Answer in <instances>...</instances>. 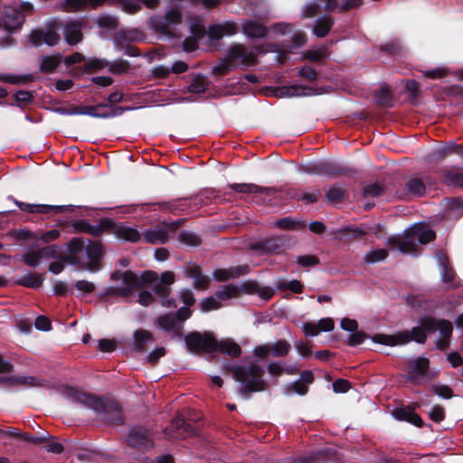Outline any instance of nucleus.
<instances>
[{
  "instance_id": "nucleus-11",
  "label": "nucleus",
  "mask_w": 463,
  "mask_h": 463,
  "mask_svg": "<svg viewBox=\"0 0 463 463\" xmlns=\"http://www.w3.org/2000/svg\"><path fill=\"white\" fill-rule=\"evenodd\" d=\"M58 30L59 24L53 22L46 30L40 29L33 31L30 34V42L34 46H41L43 44L54 46L61 39Z\"/></svg>"
},
{
  "instance_id": "nucleus-22",
  "label": "nucleus",
  "mask_w": 463,
  "mask_h": 463,
  "mask_svg": "<svg viewBox=\"0 0 463 463\" xmlns=\"http://www.w3.org/2000/svg\"><path fill=\"white\" fill-rule=\"evenodd\" d=\"M250 272V267L246 264L231 267L229 269H218L213 273V279L218 281H226L237 279Z\"/></svg>"
},
{
  "instance_id": "nucleus-40",
  "label": "nucleus",
  "mask_w": 463,
  "mask_h": 463,
  "mask_svg": "<svg viewBox=\"0 0 463 463\" xmlns=\"http://www.w3.org/2000/svg\"><path fill=\"white\" fill-rule=\"evenodd\" d=\"M393 414L397 420H406L419 427L422 426L421 418L409 409L396 410Z\"/></svg>"
},
{
  "instance_id": "nucleus-15",
  "label": "nucleus",
  "mask_w": 463,
  "mask_h": 463,
  "mask_svg": "<svg viewBox=\"0 0 463 463\" xmlns=\"http://www.w3.org/2000/svg\"><path fill=\"white\" fill-rule=\"evenodd\" d=\"M128 444L132 448L150 449L154 446V440L149 431L141 427L132 429L127 438Z\"/></svg>"
},
{
  "instance_id": "nucleus-38",
  "label": "nucleus",
  "mask_w": 463,
  "mask_h": 463,
  "mask_svg": "<svg viewBox=\"0 0 463 463\" xmlns=\"http://www.w3.org/2000/svg\"><path fill=\"white\" fill-rule=\"evenodd\" d=\"M274 226L281 230H301L306 227V222L304 221L285 217L277 220L274 222Z\"/></svg>"
},
{
  "instance_id": "nucleus-5",
  "label": "nucleus",
  "mask_w": 463,
  "mask_h": 463,
  "mask_svg": "<svg viewBox=\"0 0 463 463\" xmlns=\"http://www.w3.org/2000/svg\"><path fill=\"white\" fill-rule=\"evenodd\" d=\"M112 286L105 289V296L130 298L143 287V273L139 276L131 270H115L110 275Z\"/></svg>"
},
{
  "instance_id": "nucleus-44",
  "label": "nucleus",
  "mask_w": 463,
  "mask_h": 463,
  "mask_svg": "<svg viewBox=\"0 0 463 463\" xmlns=\"http://www.w3.org/2000/svg\"><path fill=\"white\" fill-rule=\"evenodd\" d=\"M43 281V279L42 278L41 275L36 273H29L22 277L19 280H17V284L28 288H37L42 286Z\"/></svg>"
},
{
  "instance_id": "nucleus-43",
  "label": "nucleus",
  "mask_w": 463,
  "mask_h": 463,
  "mask_svg": "<svg viewBox=\"0 0 463 463\" xmlns=\"http://www.w3.org/2000/svg\"><path fill=\"white\" fill-rule=\"evenodd\" d=\"M271 355L275 357H283L286 356L290 349V344L286 340H279L275 343L269 344Z\"/></svg>"
},
{
  "instance_id": "nucleus-49",
  "label": "nucleus",
  "mask_w": 463,
  "mask_h": 463,
  "mask_svg": "<svg viewBox=\"0 0 463 463\" xmlns=\"http://www.w3.org/2000/svg\"><path fill=\"white\" fill-rule=\"evenodd\" d=\"M388 256V251L384 249L373 250L364 255L366 263H375L385 260Z\"/></svg>"
},
{
  "instance_id": "nucleus-19",
  "label": "nucleus",
  "mask_w": 463,
  "mask_h": 463,
  "mask_svg": "<svg viewBox=\"0 0 463 463\" xmlns=\"http://www.w3.org/2000/svg\"><path fill=\"white\" fill-rule=\"evenodd\" d=\"M165 431L174 439H185L194 434L192 427L186 424L184 419L179 416L171 421L170 426Z\"/></svg>"
},
{
  "instance_id": "nucleus-27",
  "label": "nucleus",
  "mask_w": 463,
  "mask_h": 463,
  "mask_svg": "<svg viewBox=\"0 0 463 463\" xmlns=\"http://www.w3.org/2000/svg\"><path fill=\"white\" fill-rule=\"evenodd\" d=\"M113 234L119 240L130 242H137L141 240V234L134 228L124 224H118L113 229Z\"/></svg>"
},
{
  "instance_id": "nucleus-39",
  "label": "nucleus",
  "mask_w": 463,
  "mask_h": 463,
  "mask_svg": "<svg viewBox=\"0 0 463 463\" xmlns=\"http://www.w3.org/2000/svg\"><path fill=\"white\" fill-rule=\"evenodd\" d=\"M429 368V360L425 357H418L409 363L410 373L414 377L418 375H425Z\"/></svg>"
},
{
  "instance_id": "nucleus-57",
  "label": "nucleus",
  "mask_w": 463,
  "mask_h": 463,
  "mask_svg": "<svg viewBox=\"0 0 463 463\" xmlns=\"http://www.w3.org/2000/svg\"><path fill=\"white\" fill-rule=\"evenodd\" d=\"M95 0H64L63 7L66 11H75L87 4H94Z\"/></svg>"
},
{
  "instance_id": "nucleus-16",
  "label": "nucleus",
  "mask_w": 463,
  "mask_h": 463,
  "mask_svg": "<svg viewBox=\"0 0 463 463\" xmlns=\"http://www.w3.org/2000/svg\"><path fill=\"white\" fill-rule=\"evenodd\" d=\"M229 187L237 194H260L265 196H272L279 193L280 191L275 187H267V186H260L251 183H241V184H229Z\"/></svg>"
},
{
  "instance_id": "nucleus-51",
  "label": "nucleus",
  "mask_w": 463,
  "mask_h": 463,
  "mask_svg": "<svg viewBox=\"0 0 463 463\" xmlns=\"http://www.w3.org/2000/svg\"><path fill=\"white\" fill-rule=\"evenodd\" d=\"M201 309L203 312L218 309L222 307L219 298L216 297V293L209 298H204L200 303Z\"/></svg>"
},
{
  "instance_id": "nucleus-53",
  "label": "nucleus",
  "mask_w": 463,
  "mask_h": 463,
  "mask_svg": "<svg viewBox=\"0 0 463 463\" xmlns=\"http://www.w3.org/2000/svg\"><path fill=\"white\" fill-rule=\"evenodd\" d=\"M326 47H319L316 50H309L305 52L304 58L313 61H319L326 57Z\"/></svg>"
},
{
  "instance_id": "nucleus-63",
  "label": "nucleus",
  "mask_w": 463,
  "mask_h": 463,
  "mask_svg": "<svg viewBox=\"0 0 463 463\" xmlns=\"http://www.w3.org/2000/svg\"><path fill=\"white\" fill-rule=\"evenodd\" d=\"M402 47L399 41L388 42L382 45V50L389 52L390 54H398Z\"/></svg>"
},
{
  "instance_id": "nucleus-52",
  "label": "nucleus",
  "mask_w": 463,
  "mask_h": 463,
  "mask_svg": "<svg viewBox=\"0 0 463 463\" xmlns=\"http://www.w3.org/2000/svg\"><path fill=\"white\" fill-rule=\"evenodd\" d=\"M208 81L203 77H195L188 86V90L193 93H203L206 90Z\"/></svg>"
},
{
  "instance_id": "nucleus-21",
  "label": "nucleus",
  "mask_w": 463,
  "mask_h": 463,
  "mask_svg": "<svg viewBox=\"0 0 463 463\" xmlns=\"http://www.w3.org/2000/svg\"><path fill=\"white\" fill-rule=\"evenodd\" d=\"M186 277L194 279V288L197 290H205L208 288L211 279L208 276L202 273L201 268L197 265H189L184 268Z\"/></svg>"
},
{
  "instance_id": "nucleus-41",
  "label": "nucleus",
  "mask_w": 463,
  "mask_h": 463,
  "mask_svg": "<svg viewBox=\"0 0 463 463\" xmlns=\"http://www.w3.org/2000/svg\"><path fill=\"white\" fill-rule=\"evenodd\" d=\"M347 192L345 184H338L329 187L326 193V199L328 203L341 201L345 198Z\"/></svg>"
},
{
  "instance_id": "nucleus-14",
  "label": "nucleus",
  "mask_w": 463,
  "mask_h": 463,
  "mask_svg": "<svg viewBox=\"0 0 463 463\" xmlns=\"http://www.w3.org/2000/svg\"><path fill=\"white\" fill-rule=\"evenodd\" d=\"M304 171L308 175H316L333 178L343 173L342 168L332 162L319 161L307 165Z\"/></svg>"
},
{
  "instance_id": "nucleus-6",
  "label": "nucleus",
  "mask_w": 463,
  "mask_h": 463,
  "mask_svg": "<svg viewBox=\"0 0 463 463\" xmlns=\"http://www.w3.org/2000/svg\"><path fill=\"white\" fill-rule=\"evenodd\" d=\"M426 332H428V330L423 326L422 318L420 321V326L413 327L411 332L403 331L395 335H375L373 340L376 343L391 346L405 345L411 340L423 344L427 339Z\"/></svg>"
},
{
  "instance_id": "nucleus-64",
  "label": "nucleus",
  "mask_w": 463,
  "mask_h": 463,
  "mask_svg": "<svg viewBox=\"0 0 463 463\" xmlns=\"http://www.w3.org/2000/svg\"><path fill=\"white\" fill-rule=\"evenodd\" d=\"M128 69V62L126 61L118 60L110 62L109 71L115 74H120Z\"/></svg>"
},
{
  "instance_id": "nucleus-30",
  "label": "nucleus",
  "mask_w": 463,
  "mask_h": 463,
  "mask_svg": "<svg viewBox=\"0 0 463 463\" xmlns=\"http://www.w3.org/2000/svg\"><path fill=\"white\" fill-rule=\"evenodd\" d=\"M154 338L153 334L146 329H137L133 333V348L137 352H143L147 343Z\"/></svg>"
},
{
  "instance_id": "nucleus-18",
  "label": "nucleus",
  "mask_w": 463,
  "mask_h": 463,
  "mask_svg": "<svg viewBox=\"0 0 463 463\" xmlns=\"http://www.w3.org/2000/svg\"><path fill=\"white\" fill-rule=\"evenodd\" d=\"M238 32L235 23L226 21L222 24H213L208 26L207 34L212 40H220L223 36H232Z\"/></svg>"
},
{
  "instance_id": "nucleus-20",
  "label": "nucleus",
  "mask_w": 463,
  "mask_h": 463,
  "mask_svg": "<svg viewBox=\"0 0 463 463\" xmlns=\"http://www.w3.org/2000/svg\"><path fill=\"white\" fill-rule=\"evenodd\" d=\"M423 326L429 333H434L439 330L440 337L451 336L453 330V326L449 320H436L429 317L423 318Z\"/></svg>"
},
{
  "instance_id": "nucleus-55",
  "label": "nucleus",
  "mask_w": 463,
  "mask_h": 463,
  "mask_svg": "<svg viewBox=\"0 0 463 463\" xmlns=\"http://www.w3.org/2000/svg\"><path fill=\"white\" fill-rule=\"evenodd\" d=\"M375 99L379 104L388 105L392 99L389 89L386 86L381 87L375 91Z\"/></svg>"
},
{
  "instance_id": "nucleus-26",
  "label": "nucleus",
  "mask_w": 463,
  "mask_h": 463,
  "mask_svg": "<svg viewBox=\"0 0 463 463\" xmlns=\"http://www.w3.org/2000/svg\"><path fill=\"white\" fill-rule=\"evenodd\" d=\"M154 325L158 329L174 332L176 334H179V330L182 327L176 316H175L174 313L165 314L157 317L154 322Z\"/></svg>"
},
{
  "instance_id": "nucleus-31",
  "label": "nucleus",
  "mask_w": 463,
  "mask_h": 463,
  "mask_svg": "<svg viewBox=\"0 0 463 463\" xmlns=\"http://www.w3.org/2000/svg\"><path fill=\"white\" fill-rule=\"evenodd\" d=\"M334 24V19L330 15H323L316 20L313 26V33L319 38L326 36Z\"/></svg>"
},
{
  "instance_id": "nucleus-58",
  "label": "nucleus",
  "mask_w": 463,
  "mask_h": 463,
  "mask_svg": "<svg viewBox=\"0 0 463 463\" xmlns=\"http://www.w3.org/2000/svg\"><path fill=\"white\" fill-rule=\"evenodd\" d=\"M98 23L100 26L109 29L114 30L117 28V19L116 17L109 14H104L99 17Z\"/></svg>"
},
{
  "instance_id": "nucleus-25",
  "label": "nucleus",
  "mask_w": 463,
  "mask_h": 463,
  "mask_svg": "<svg viewBox=\"0 0 463 463\" xmlns=\"http://www.w3.org/2000/svg\"><path fill=\"white\" fill-rule=\"evenodd\" d=\"M113 43L115 48L119 52H124V54L129 57H136L139 55L137 48L130 45L129 40L123 30L117 32L113 36Z\"/></svg>"
},
{
  "instance_id": "nucleus-4",
  "label": "nucleus",
  "mask_w": 463,
  "mask_h": 463,
  "mask_svg": "<svg viewBox=\"0 0 463 463\" xmlns=\"http://www.w3.org/2000/svg\"><path fill=\"white\" fill-rule=\"evenodd\" d=\"M182 24L183 14L178 8L175 7L169 8L165 14L152 15L149 21L151 29L165 40L181 38L180 26Z\"/></svg>"
},
{
  "instance_id": "nucleus-50",
  "label": "nucleus",
  "mask_w": 463,
  "mask_h": 463,
  "mask_svg": "<svg viewBox=\"0 0 463 463\" xmlns=\"http://www.w3.org/2000/svg\"><path fill=\"white\" fill-rule=\"evenodd\" d=\"M178 240L188 246H198L201 243L200 237L188 231L181 232L178 235Z\"/></svg>"
},
{
  "instance_id": "nucleus-2",
  "label": "nucleus",
  "mask_w": 463,
  "mask_h": 463,
  "mask_svg": "<svg viewBox=\"0 0 463 463\" xmlns=\"http://www.w3.org/2000/svg\"><path fill=\"white\" fill-rule=\"evenodd\" d=\"M435 238V232L417 224L407 230L402 235L391 236L387 239L390 249H398L403 253H412L417 250L416 240L421 244H426Z\"/></svg>"
},
{
  "instance_id": "nucleus-32",
  "label": "nucleus",
  "mask_w": 463,
  "mask_h": 463,
  "mask_svg": "<svg viewBox=\"0 0 463 463\" xmlns=\"http://www.w3.org/2000/svg\"><path fill=\"white\" fill-rule=\"evenodd\" d=\"M289 198L301 201L305 200L308 203H317L320 196L321 193L319 190H310V191H297L294 189H291L288 191Z\"/></svg>"
},
{
  "instance_id": "nucleus-17",
  "label": "nucleus",
  "mask_w": 463,
  "mask_h": 463,
  "mask_svg": "<svg viewBox=\"0 0 463 463\" xmlns=\"http://www.w3.org/2000/svg\"><path fill=\"white\" fill-rule=\"evenodd\" d=\"M86 247L85 241L80 238L71 239L66 246L67 254L63 256V260L71 265H79L81 261L80 253Z\"/></svg>"
},
{
  "instance_id": "nucleus-62",
  "label": "nucleus",
  "mask_w": 463,
  "mask_h": 463,
  "mask_svg": "<svg viewBox=\"0 0 463 463\" xmlns=\"http://www.w3.org/2000/svg\"><path fill=\"white\" fill-rule=\"evenodd\" d=\"M154 301H155V298L151 292H149L147 290H141L138 293L137 302L140 305H142L144 307H147V306L151 305Z\"/></svg>"
},
{
  "instance_id": "nucleus-42",
  "label": "nucleus",
  "mask_w": 463,
  "mask_h": 463,
  "mask_svg": "<svg viewBox=\"0 0 463 463\" xmlns=\"http://www.w3.org/2000/svg\"><path fill=\"white\" fill-rule=\"evenodd\" d=\"M106 109L108 110V104L106 103H99L95 106H85L84 115L97 118H108L109 115Z\"/></svg>"
},
{
  "instance_id": "nucleus-24",
  "label": "nucleus",
  "mask_w": 463,
  "mask_h": 463,
  "mask_svg": "<svg viewBox=\"0 0 463 463\" xmlns=\"http://www.w3.org/2000/svg\"><path fill=\"white\" fill-rule=\"evenodd\" d=\"M441 182L449 187L463 189V171L453 166L441 171Z\"/></svg>"
},
{
  "instance_id": "nucleus-12",
  "label": "nucleus",
  "mask_w": 463,
  "mask_h": 463,
  "mask_svg": "<svg viewBox=\"0 0 463 463\" xmlns=\"http://www.w3.org/2000/svg\"><path fill=\"white\" fill-rule=\"evenodd\" d=\"M63 393L68 397L75 398L76 400L82 402L88 407L98 412H104L108 410L109 402L105 403L104 400L90 394L80 392L72 387H64Z\"/></svg>"
},
{
  "instance_id": "nucleus-47",
  "label": "nucleus",
  "mask_w": 463,
  "mask_h": 463,
  "mask_svg": "<svg viewBox=\"0 0 463 463\" xmlns=\"http://www.w3.org/2000/svg\"><path fill=\"white\" fill-rule=\"evenodd\" d=\"M383 192V186L379 182L367 184L363 187V194L364 197H378Z\"/></svg>"
},
{
  "instance_id": "nucleus-8",
  "label": "nucleus",
  "mask_w": 463,
  "mask_h": 463,
  "mask_svg": "<svg viewBox=\"0 0 463 463\" xmlns=\"http://www.w3.org/2000/svg\"><path fill=\"white\" fill-rule=\"evenodd\" d=\"M33 5L30 2H23L20 9H7L4 15L0 18V28L7 33L17 31L24 24V15L32 13Z\"/></svg>"
},
{
  "instance_id": "nucleus-37",
  "label": "nucleus",
  "mask_w": 463,
  "mask_h": 463,
  "mask_svg": "<svg viewBox=\"0 0 463 463\" xmlns=\"http://www.w3.org/2000/svg\"><path fill=\"white\" fill-rule=\"evenodd\" d=\"M20 209L28 213H47L49 211L59 213L61 211V205H48V204H19Z\"/></svg>"
},
{
  "instance_id": "nucleus-61",
  "label": "nucleus",
  "mask_w": 463,
  "mask_h": 463,
  "mask_svg": "<svg viewBox=\"0 0 463 463\" xmlns=\"http://www.w3.org/2000/svg\"><path fill=\"white\" fill-rule=\"evenodd\" d=\"M429 416L433 421L440 422L445 417L444 408L440 405L432 406L429 412Z\"/></svg>"
},
{
  "instance_id": "nucleus-35",
  "label": "nucleus",
  "mask_w": 463,
  "mask_h": 463,
  "mask_svg": "<svg viewBox=\"0 0 463 463\" xmlns=\"http://www.w3.org/2000/svg\"><path fill=\"white\" fill-rule=\"evenodd\" d=\"M143 237L145 241L153 244L165 243L168 241V233L162 228L146 231Z\"/></svg>"
},
{
  "instance_id": "nucleus-33",
  "label": "nucleus",
  "mask_w": 463,
  "mask_h": 463,
  "mask_svg": "<svg viewBox=\"0 0 463 463\" xmlns=\"http://www.w3.org/2000/svg\"><path fill=\"white\" fill-rule=\"evenodd\" d=\"M216 351H220L221 353L232 357H237L241 353L240 345L232 339H223L219 342L217 341Z\"/></svg>"
},
{
  "instance_id": "nucleus-45",
  "label": "nucleus",
  "mask_w": 463,
  "mask_h": 463,
  "mask_svg": "<svg viewBox=\"0 0 463 463\" xmlns=\"http://www.w3.org/2000/svg\"><path fill=\"white\" fill-rule=\"evenodd\" d=\"M276 288L278 289H288L294 293H301L303 290V285L298 279H293L291 281L279 279L276 282Z\"/></svg>"
},
{
  "instance_id": "nucleus-59",
  "label": "nucleus",
  "mask_w": 463,
  "mask_h": 463,
  "mask_svg": "<svg viewBox=\"0 0 463 463\" xmlns=\"http://www.w3.org/2000/svg\"><path fill=\"white\" fill-rule=\"evenodd\" d=\"M74 227L80 232H84L91 235L97 236L100 234V229L95 228L84 221L76 222Z\"/></svg>"
},
{
  "instance_id": "nucleus-60",
  "label": "nucleus",
  "mask_w": 463,
  "mask_h": 463,
  "mask_svg": "<svg viewBox=\"0 0 463 463\" xmlns=\"http://www.w3.org/2000/svg\"><path fill=\"white\" fill-rule=\"evenodd\" d=\"M297 263L302 267H310L319 264V260L315 255H304L297 258Z\"/></svg>"
},
{
  "instance_id": "nucleus-1",
  "label": "nucleus",
  "mask_w": 463,
  "mask_h": 463,
  "mask_svg": "<svg viewBox=\"0 0 463 463\" xmlns=\"http://www.w3.org/2000/svg\"><path fill=\"white\" fill-rule=\"evenodd\" d=\"M275 51L274 45L266 48L263 45L247 47L243 44H233L228 48L221 62L213 68V71L214 74L223 75L237 66L253 65L259 54Z\"/></svg>"
},
{
  "instance_id": "nucleus-10",
  "label": "nucleus",
  "mask_w": 463,
  "mask_h": 463,
  "mask_svg": "<svg viewBox=\"0 0 463 463\" xmlns=\"http://www.w3.org/2000/svg\"><path fill=\"white\" fill-rule=\"evenodd\" d=\"M86 260L80 261V267L95 272L100 269V261L104 256L103 244L100 241H88L84 249Z\"/></svg>"
},
{
  "instance_id": "nucleus-23",
  "label": "nucleus",
  "mask_w": 463,
  "mask_h": 463,
  "mask_svg": "<svg viewBox=\"0 0 463 463\" xmlns=\"http://www.w3.org/2000/svg\"><path fill=\"white\" fill-rule=\"evenodd\" d=\"M63 34L66 42L71 44H77L82 39V22L68 21L62 24Z\"/></svg>"
},
{
  "instance_id": "nucleus-46",
  "label": "nucleus",
  "mask_w": 463,
  "mask_h": 463,
  "mask_svg": "<svg viewBox=\"0 0 463 463\" xmlns=\"http://www.w3.org/2000/svg\"><path fill=\"white\" fill-rule=\"evenodd\" d=\"M106 420L111 423H119L122 420L121 410L115 402H109L106 411Z\"/></svg>"
},
{
  "instance_id": "nucleus-34",
  "label": "nucleus",
  "mask_w": 463,
  "mask_h": 463,
  "mask_svg": "<svg viewBox=\"0 0 463 463\" xmlns=\"http://www.w3.org/2000/svg\"><path fill=\"white\" fill-rule=\"evenodd\" d=\"M61 55H43L39 58L40 71L52 72L61 64Z\"/></svg>"
},
{
  "instance_id": "nucleus-48",
  "label": "nucleus",
  "mask_w": 463,
  "mask_h": 463,
  "mask_svg": "<svg viewBox=\"0 0 463 463\" xmlns=\"http://www.w3.org/2000/svg\"><path fill=\"white\" fill-rule=\"evenodd\" d=\"M240 288L233 285H226L216 292V297L221 300H226L239 296Z\"/></svg>"
},
{
  "instance_id": "nucleus-36",
  "label": "nucleus",
  "mask_w": 463,
  "mask_h": 463,
  "mask_svg": "<svg viewBox=\"0 0 463 463\" xmlns=\"http://www.w3.org/2000/svg\"><path fill=\"white\" fill-rule=\"evenodd\" d=\"M315 94V91L303 85H290L285 87L281 90V95L285 97H300V96H310Z\"/></svg>"
},
{
  "instance_id": "nucleus-7",
  "label": "nucleus",
  "mask_w": 463,
  "mask_h": 463,
  "mask_svg": "<svg viewBox=\"0 0 463 463\" xmlns=\"http://www.w3.org/2000/svg\"><path fill=\"white\" fill-rule=\"evenodd\" d=\"M175 276L173 271H165L159 277L156 272L147 270L143 272V286L149 285L153 292L159 298H168L171 293V285Z\"/></svg>"
},
{
  "instance_id": "nucleus-56",
  "label": "nucleus",
  "mask_w": 463,
  "mask_h": 463,
  "mask_svg": "<svg viewBox=\"0 0 463 463\" xmlns=\"http://www.w3.org/2000/svg\"><path fill=\"white\" fill-rule=\"evenodd\" d=\"M458 148V144L455 142H449L443 147L439 148L435 151V155L437 158L443 159L448 155L455 153Z\"/></svg>"
},
{
  "instance_id": "nucleus-9",
  "label": "nucleus",
  "mask_w": 463,
  "mask_h": 463,
  "mask_svg": "<svg viewBox=\"0 0 463 463\" xmlns=\"http://www.w3.org/2000/svg\"><path fill=\"white\" fill-rule=\"evenodd\" d=\"M185 344L192 353H213L217 350V341L209 332H193L185 336Z\"/></svg>"
},
{
  "instance_id": "nucleus-3",
  "label": "nucleus",
  "mask_w": 463,
  "mask_h": 463,
  "mask_svg": "<svg viewBox=\"0 0 463 463\" xmlns=\"http://www.w3.org/2000/svg\"><path fill=\"white\" fill-rule=\"evenodd\" d=\"M230 371L232 377L241 383V394L262 392L267 388L266 381L263 378L264 370L256 363L232 366Z\"/></svg>"
},
{
  "instance_id": "nucleus-13",
  "label": "nucleus",
  "mask_w": 463,
  "mask_h": 463,
  "mask_svg": "<svg viewBox=\"0 0 463 463\" xmlns=\"http://www.w3.org/2000/svg\"><path fill=\"white\" fill-rule=\"evenodd\" d=\"M428 184H430V178L427 175L411 177L406 181L404 191L398 194V198L405 200L408 195L422 197L426 194V185Z\"/></svg>"
},
{
  "instance_id": "nucleus-28",
  "label": "nucleus",
  "mask_w": 463,
  "mask_h": 463,
  "mask_svg": "<svg viewBox=\"0 0 463 463\" xmlns=\"http://www.w3.org/2000/svg\"><path fill=\"white\" fill-rule=\"evenodd\" d=\"M284 246L285 242L282 237H274L257 243L254 249L266 253H278Z\"/></svg>"
},
{
  "instance_id": "nucleus-54",
  "label": "nucleus",
  "mask_w": 463,
  "mask_h": 463,
  "mask_svg": "<svg viewBox=\"0 0 463 463\" xmlns=\"http://www.w3.org/2000/svg\"><path fill=\"white\" fill-rule=\"evenodd\" d=\"M41 259H43V253L41 250H32L24 254V261L31 267H35L39 264Z\"/></svg>"
},
{
  "instance_id": "nucleus-29",
  "label": "nucleus",
  "mask_w": 463,
  "mask_h": 463,
  "mask_svg": "<svg viewBox=\"0 0 463 463\" xmlns=\"http://www.w3.org/2000/svg\"><path fill=\"white\" fill-rule=\"evenodd\" d=\"M242 31L246 36L250 38H263L268 33L267 28L262 24L252 20L243 23Z\"/></svg>"
}]
</instances>
